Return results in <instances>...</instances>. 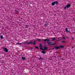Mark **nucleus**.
<instances>
[{
	"instance_id": "obj_1",
	"label": "nucleus",
	"mask_w": 75,
	"mask_h": 75,
	"mask_svg": "<svg viewBox=\"0 0 75 75\" xmlns=\"http://www.w3.org/2000/svg\"><path fill=\"white\" fill-rule=\"evenodd\" d=\"M39 47L40 48V50H41L42 51H45L47 50L48 49L49 47H44L43 49V47H42V45L40 43L39 45Z\"/></svg>"
},
{
	"instance_id": "obj_2",
	"label": "nucleus",
	"mask_w": 75,
	"mask_h": 75,
	"mask_svg": "<svg viewBox=\"0 0 75 75\" xmlns=\"http://www.w3.org/2000/svg\"><path fill=\"white\" fill-rule=\"evenodd\" d=\"M25 43H26V44H33V45H35V44H36V41H35L33 42H25Z\"/></svg>"
},
{
	"instance_id": "obj_3",
	"label": "nucleus",
	"mask_w": 75,
	"mask_h": 75,
	"mask_svg": "<svg viewBox=\"0 0 75 75\" xmlns=\"http://www.w3.org/2000/svg\"><path fill=\"white\" fill-rule=\"evenodd\" d=\"M71 7V4H68L67 6L64 8V9L65 10L66 8H69V7Z\"/></svg>"
},
{
	"instance_id": "obj_4",
	"label": "nucleus",
	"mask_w": 75,
	"mask_h": 75,
	"mask_svg": "<svg viewBox=\"0 0 75 75\" xmlns=\"http://www.w3.org/2000/svg\"><path fill=\"white\" fill-rule=\"evenodd\" d=\"M4 51L5 52H8V49H7V48L5 47H4Z\"/></svg>"
},
{
	"instance_id": "obj_5",
	"label": "nucleus",
	"mask_w": 75,
	"mask_h": 75,
	"mask_svg": "<svg viewBox=\"0 0 75 75\" xmlns=\"http://www.w3.org/2000/svg\"><path fill=\"white\" fill-rule=\"evenodd\" d=\"M56 50H60V47L59 46H57L56 47Z\"/></svg>"
},
{
	"instance_id": "obj_6",
	"label": "nucleus",
	"mask_w": 75,
	"mask_h": 75,
	"mask_svg": "<svg viewBox=\"0 0 75 75\" xmlns=\"http://www.w3.org/2000/svg\"><path fill=\"white\" fill-rule=\"evenodd\" d=\"M54 3L55 4H58V2L57 1H54Z\"/></svg>"
},
{
	"instance_id": "obj_7",
	"label": "nucleus",
	"mask_w": 75,
	"mask_h": 75,
	"mask_svg": "<svg viewBox=\"0 0 75 75\" xmlns=\"http://www.w3.org/2000/svg\"><path fill=\"white\" fill-rule=\"evenodd\" d=\"M65 31L67 32V33H69V31L68 30V28H66L65 29Z\"/></svg>"
},
{
	"instance_id": "obj_8",
	"label": "nucleus",
	"mask_w": 75,
	"mask_h": 75,
	"mask_svg": "<svg viewBox=\"0 0 75 75\" xmlns=\"http://www.w3.org/2000/svg\"><path fill=\"white\" fill-rule=\"evenodd\" d=\"M59 47H60V48H64V47L63 46H62V45L60 46H59Z\"/></svg>"
},
{
	"instance_id": "obj_9",
	"label": "nucleus",
	"mask_w": 75,
	"mask_h": 75,
	"mask_svg": "<svg viewBox=\"0 0 75 75\" xmlns=\"http://www.w3.org/2000/svg\"><path fill=\"white\" fill-rule=\"evenodd\" d=\"M42 54H45V52L43 50L42 52Z\"/></svg>"
},
{
	"instance_id": "obj_10",
	"label": "nucleus",
	"mask_w": 75,
	"mask_h": 75,
	"mask_svg": "<svg viewBox=\"0 0 75 75\" xmlns=\"http://www.w3.org/2000/svg\"><path fill=\"white\" fill-rule=\"evenodd\" d=\"M47 44H54V42H48Z\"/></svg>"
},
{
	"instance_id": "obj_11",
	"label": "nucleus",
	"mask_w": 75,
	"mask_h": 75,
	"mask_svg": "<svg viewBox=\"0 0 75 75\" xmlns=\"http://www.w3.org/2000/svg\"><path fill=\"white\" fill-rule=\"evenodd\" d=\"M22 58L23 60H25V57H22Z\"/></svg>"
},
{
	"instance_id": "obj_12",
	"label": "nucleus",
	"mask_w": 75,
	"mask_h": 75,
	"mask_svg": "<svg viewBox=\"0 0 75 75\" xmlns=\"http://www.w3.org/2000/svg\"><path fill=\"white\" fill-rule=\"evenodd\" d=\"M38 59L39 60H40V59H43V60H44V59L40 57V58Z\"/></svg>"
},
{
	"instance_id": "obj_13",
	"label": "nucleus",
	"mask_w": 75,
	"mask_h": 75,
	"mask_svg": "<svg viewBox=\"0 0 75 75\" xmlns=\"http://www.w3.org/2000/svg\"><path fill=\"white\" fill-rule=\"evenodd\" d=\"M52 6H54L55 5V3H54V2H53L52 3Z\"/></svg>"
},
{
	"instance_id": "obj_14",
	"label": "nucleus",
	"mask_w": 75,
	"mask_h": 75,
	"mask_svg": "<svg viewBox=\"0 0 75 75\" xmlns=\"http://www.w3.org/2000/svg\"><path fill=\"white\" fill-rule=\"evenodd\" d=\"M16 44L17 45H22V43H16Z\"/></svg>"
},
{
	"instance_id": "obj_15",
	"label": "nucleus",
	"mask_w": 75,
	"mask_h": 75,
	"mask_svg": "<svg viewBox=\"0 0 75 75\" xmlns=\"http://www.w3.org/2000/svg\"><path fill=\"white\" fill-rule=\"evenodd\" d=\"M0 37L1 38V39H3V35H1Z\"/></svg>"
},
{
	"instance_id": "obj_16",
	"label": "nucleus",
	"mask_w": 75,
	"mask_h": 75,
	"mask_svg": "<svg viewBox=\"0 0 75 75\" xmlns=\"http://www.w3.org/2000/svg\"><path fill=\"white\" fill-rule=\"evenodd\" d=\"M58 40H62V38H58Z\"/></svg>"
},
{
	"instance_id": "obj_17",
	"label": "nucleus",
	"mask_w": 75,
	"mask_h": 75,
	"mask_svg": "<svg viewBox=\"0 0 75 75\" xmlns=\"http://www.w3.org/2000/svg\"><path fill=\"white\" fill-rule=\"evenodd\" d=\"M35 48L36 49H38V50H39V48H38L37 46H35Z\"/></svg>"
},
{
	"instance_id": "obj_18",
	"label": "nucleus",
	"mask_w": 75,
	"mask_h": 75,
	"mask_svg": "<svg viewBox=\"0 0 75 75\" xmlns=\"http://www.w3.org/2000/svg\"><path fill=\"white\" fill-rule=\"evenodd\" d=\"M47 45H49V46H51V45H54V44H53V43H52V44H49V45L48 44Z\"/></svg>"
},
{
	"instance_id": "obj_19",
	"label": "nucleus",
	"mask_w": 75,
	"mask_h": 75,
	"mask_svg": "<svg viewBox=\"0 0 75 75\" xmlns=\"http://www.w3.org/2000/svg\"><path fill=\"white\" fill-rule=\"evenodd\" d=\"M41 41V39H38V41H39V42H40Z\"/></svg>"
},
{
	"instance_id": "obj_20",
	"label": "nucleus",
	"mask_w": 75,
	"mask_h": 75,
	"mask_svg": "<svg viewBox=\"0 0 75 75\" xmlns=\"http://www.w3.org/2000/svg\"><path fill=\"white\" fill-rule=\"evenodd\" d=\"M47 42H50V39H48L47 40Z\"/></svg>"
},
{
	"instance_id": "obj_21",
	"label": "nucleus",
	"mask_w": 75,
	"mask_h": 75,
	"mask_svg": "<svg viewBox=\"0 0 75 75\" xmlns=\"http://www.w3.org/2000/svg\"><path fill=\"white\" fill-rule=\"evenodd\" d=\"M57 45H55V46L54 47V49L55 48V49H56V48L57 47Z\"/></svg>"
},
{
	"instance_id": "obj_22",
	"label": "nucleus",
	"mask_w": 75,
	"mask_h": 75,
	"mask_svg": "<svg viewBox=\"0 0 75 75\" xmlns=\"http://www.w3.org/2000/svg\"><path fill=\"white\" fill-rule=\"evenodd\" d=\"M65 42V41H63L61 42V43H64Z\"/></svg>"
},
{
	"instance_id": "obj_23",
	"label": "nucleus",
	"mask_w": 75,
	"mask_h": 75,
	"mask_svg": "<svg viewBox=\"0 0 75 75\" xmlns=\"http://www.w3.org/2000/svg\"><path fill=\"white\" fill-rule=\"evenodd\" d=\"M47 39H45V40H44V42H46V41H47Z\"/></svg>"
},
{
	"instance_id": "obj_24",
	"label": "nucleus",
	"mask_w": 75,
	"mask_h": 75,
	"mask_svg": "<svg viewBox=\"0 0 75 75\" xmlns=\"http://www.w3.org/2000/svg\"><path fill=\"white\" fill-rule=\"evenodd\" d=\"M55 40V38H54L52 39V41H54V40Z\"/></svg>"
},
{
	"instance_id": "obj_25",
	"label": "nucleus",
	"mask_w": 75,
	"mask_h": 75,
	"mask_svg": "<svg viewBox=\"0 0 75 75\" xmlns=\"http://www.w3.org/2000/svg\"><path fill=\"white\" fill-rule=\"evenodd\" d=\"M62 38V39H64V40H65V37H63Z\"/></svg>"
},
{
	"instance_id": "obj_26",
	"label": "nucleus",
	"mask_w": 75,
	"mask_h": 75,
	"mask_svg": "<svg viewBox=\"0 0 75 75\" xmlns=\"http://www.w3.org/2000/svg\"><path fill=\"white\" fill-rule=\"evenodd\" d=\"M44 46H45V47H47V45L46 44L44 45Z\"/></svg>"
},
{
	"instance_id": "obj_27",
	"label": "nucleus",
	"mask_w": 75,
	"mask_h": 75,
	"mask_svg": "<svg viewBox=\"0 0 75 75\" xmlns=\"http://www.w3.org/2000/svg\"><path fill=\"white\" fill-rule=\"evenodd\" d=\"M44 25L45 27H47V24H45Z\"/></svg>"
},
{
	"instance_id": "obj_28",
	"label": "nucleus",
	"mask_w": 75,
	"mask_h": 75,
	"mask_svg": "<svg viewBox=\"0 0 75 75\" xmlns=\"http://www.w3.org/2000/svg\"><path fill=\"white\" fill-rule=\"evenodd\" d=\"M57 58H58V56H55L54 57V58H57Z\"/></svg>"
},
{
	"instance_id": "obj_29",
	"label": "nucleus",
	"mask_w": 75,
	"mask_h": 75,
	"mask_svg": "<svg viewBox=\"0 0 75 75\" xmlns=\"http://www.w3.org/2000/svg\"><path fill=\"white\" fill-rule=\"evenodd\" d=\"M53 45H56V44H57V43H53Z\"/></svg>"
},
{
	"instance_id": "obj_30",
	"label": "nucleus",
	"mask_w": 75,
	"mask_h": 75,
	"mask_svg": "<svg viewBox=\"0 0 75 75\" xmlns=\"http://www.w3.org/2000/svg\"><path fill=\"white\" fill-rule=\"evenodd\" d=\"M25 27H26V28H27V27H28V25H25Z\"/></svg>"
},
{
	"instance_id": "obj_31",
	"label": "nucleus",
	"mask_w": 75,
	"mask_h": 75,
	"mask_svg": "<svg viewBox=\"0 0 75 75\" xmlns=\"http://www.w3.org/2000/svg\"><path fill=\"white\" fill-rule=\"evenodd\" d=\"M15 11L16 12H17L18 11H17V10H15Z\"/></svg>"
},
{
	"instance_id": "obj_32",
	"label": "nucleus",
	"mask_w": 75,
	"mask_h": 75,
	"mask_svg": "<svg viewBox=\"0 0 75 75\" xmlns=\"http://www.w3.org/2000/svg\"><path fill=\"white\" fill-rule=\"evenodd\" d=\"M54 49H55V48L54 47L53 48L51 49V50H54Z\"/></svg>"
},
{
	"instance_id": "obj_33",
	"label": "nucleus",
	"mask_w": 75,
	"mask_h": 75,
	"mask_svg": "<svg viewBox=\"0 0 75 75\" xmlns=\"http://www.w3.org/2000/svg\"><path fill=\"white\" fill-rule=\"evenodd\" d=\"M2 63H4V62H2Z\"/></svg>"
},
{
	"instance_id": "obj_34",
	"label": "nucleus",
	"mask_w": 75,
	"mask_h": 75,
	"mask_svg": "<svg viewBox=\"0 0 75 75\" xmlns=\"http://www.w3.org/2000/svg\"><path fill=\"white\" fill-rule=\"evenodd\" d=\"M32 49H33V48L31 47V50H32Z\"/></svg>"
},
{
	"instance_id": "obj_35",
	"label": "nucleus",
	"mask_w": 75,
	"mask_h": 75,
	"mask_svg": "<svg viewBox=\"0 0 75 75\" xmlns=\"http://www.w3.org/2000/svg\"><path fill=\"white\" fill-rule=\"evenodd\" d=\"M43 44H47V43H46V42H44V43H43Z\"/></svg>"
},
{
	"instance_id": "obj_36",
	"label": "nucleus",
	"mask_w": 75,
	"mask_h": 75,
	"mask_svg": "<svg viewBox=\"0 0 75 75\" xmlns=\"http://www.w3.org/2000/svg\"><path fill=\"white\" fill-rule=\"evenodd\" d=\"M72 40H74V39L73 38H72Z\"/></svg>"
},
{
	"instance_id": "obj_37",
	"label": "nucleus",
	"mask_w": 75,
	"mask_h": 75,
	"mask_svg": "<svg viewBox=\"0 0 75 75\" xmlns=\"http://www.w3.org/2000/svg\"><path fill=\"white\" fill-rule=\"evenodd\" d=\"M56 55H58V54L57 53Z\"/></svg>"
},
{
	"instance_id": "obj_38",
	"label": "nucleus",
	"mask_w": 75,
	"mask_h": 75,
	"mask_svg": "<svg viewBox=\"0 0 75 75\" xmlns=\"http://www.w3.org/2000/svg\"><path fill=\"white\" fill-rule=\"evenodd\" d=\"M0 59H1V58H0Z\"/></svg>"
},
{
	"instance_id": "obj_39",
	"label": "nucleus",
	"mask_w": 75,
	"mask_h": 75,
	"mask_svg": "<svg viewBox=\"0 0 75 75\" xmlns=\"http://www.w3.org/2000/svg\"><path fill=\"white\" fill-rule=\"evenodd\" d=\"M24 44H25L24 43Z\"/></svg>"
},
{
	"instance_id": "obj_40",
	"label": "nucleus",
	"mask_w": 75,
	"mask_h": 75,
	"mask_svg": "<svg viewBox=\"0 0 75 75\" xmlns=\"http://www.w3.org/2000/svg\"><path fill=\"white\" fill-rule=\"evenodd\" d=\"M8 41H10V40H8Z\"/></svg>"
}]
</instances>
